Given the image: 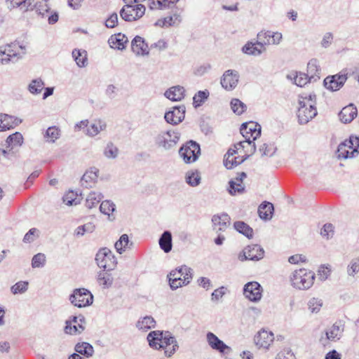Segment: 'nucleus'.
Wrapping results in <instances>:
<instances>
[{"instance_id": "1", "label": "nucleus", "mask_w": 359, "mask_h": 359, "mask_svg": "<svg viewBox=\"0 0 359 359\" xmlns=\"http://www.w3.org/2000/svg\"><path fill=\"white\" fill-rule=\"evenodd\" d=\"M149 346L155 349H163L166 356L170 357L178 348L177 342L170 333L152 331L147 336Z\"/></svg>"}, {"instance_id": "2", "label": "nucleus", "mask_w": 359, "mask_h": 359, "mask_svg": "<svg viewBox=\"0 0 359 359\" xmlns=\"http://www.w3.org/2000/svg\"><path fill=\"white\" fill-rule=\"evenodd\" d=\"M316 96L315 94H305L299 95V108L297 112V116L299 124H306L313 119L318 114L316 107Z\"/></svg>"}, {"instance_id": "3", "label": "nucleus", "mask_w": 359, "mask_h": 359, "mask_svg": "<svg viewBox=\"0 0 359 359\" xmlns=\"http://www.w3.org/2000/svg\"><path fill=\"white\" fill-rule=\"evenodd\" d=\"M27 53V46L19 42L0 46V64L7 65L16 62Z\"/></svg>"}, {"instance_id": "4", "label": "nucleus", "mask_w": 359, "mask_h": 359, "mask_svg": "<svg viewBox=\"0 0 359 359\" xmlns=\"http://www.w3.org/2000/svg\"><path fill=\"white\" fill-rule=\"evenodd\" d=\"M193 269L186 265L171 271L168 275L170 288L175 290L183 286L188 285L193 279Z\"/></svg>"}, {"instance_id": "5", "label": "nucleus", "mask_w": 359, "mask_h": 359, "mask_svg": "<svg viewBox=\"0 0 359 359\" xmlns=\"http://www.w3.org/2000/svg\"><path fill=\"white\" fill-rule=\"evenodd\" d=\"M315 273L306 269H295L293 273V287L299 290H308L314 283Z\"/></svg>"}, {"instance_id": "6", "label": "nucleus", "mask_w": 359, "mask_h": 359, "mask_svg": "<svg viewBox=\"0 0 359 359\" xmlns=\"http://www.w3.org/2000/svg\"><path fill=\"white\" fill-rule=\"evenodd\" d=\"M69 300L72 304L78 308L90 306L93 302L92 293L86 288L74 289L69 295Z\"/></svg>"}, {"instance_id": "7", "label": "nucleus", "mask_w": 359, "mask_h": 359, "mask_svg": "<svg viewBox=\"0 0 359 359\" xmlns=\"http://www.w3.org/2000/svg\"><path fill=\"white\" fill-rule=\"evenodd\" d=\"M180 133L175 130L161 131L155 137V143L164 149L175 147L180 140Z\"/></svg>"}, {"instance_id": "8", "label": "nucleus", "mask_w": 359, "mask_h": 359, "mask_svg": "<svg viewBox=\"0 0 359 359\" xmlns=\"http://www.w3.org/2000/svg\"><path fill=\"white\" fill-rule=\"evenodd\" d=\"M95 261L97 266L107 271L113 270L117 262L111 251L107 248H101L96 254Z\"/></svg>"}, {"instance_id": "9", "label": "nucleus", "mask_w": 359, "mask_h": 359, "mask_svg": "<svg viewBox=\"0 0 359 359\" xmlns=\"http://www.w3.org/2000/svg\"><path fill=\"white\" fill-rule=\"evenodd\" d=\"M179 154L185 163H192L201 154L200 146L196 142L189 141L180 148Z\"/></svg>"}, {"instance_id": "10", "label": "nucleus", "mask_w": 359, "mask_h": 359, "mask_svg": "<svg viewBox=\"0 0 359 359\" xmlns=\"http://www.w3.org/2000/svg\"><path fill=\"white\" fill-rule=\"evenodd\" d=\"M145 6L142 4L132 6L126 4L120 11V15L125 21H135L141 18L145 13Z\"/></svg>"}, {"instance_id": "11", "label": "nucleus", "mask_w": 359, "mask_h": 359, "mask_svg": "<svg viewBox=\"0 0 359 359\" xmlns=\"http://www.w3.org/2000/svg\"><path fill=\"white\" fill-rule=\"evenodd\" d=\"M275 339L273 332L262 328L257 332L254 337L255 345L259 349L269 350Z\"/></svg>"}, {"instance_id": "12", "label": "nucleus", "mask_w": 359, "mask_h": 359, "mask_svg": "<svg viewBox=\"0 0 359 359\" xmlns=\"http://www.w3.org/2000/svg\"><path fill=\"white\" fill-rule=\"evenodd\" d=\"M264 251L259 245H248L238 254V258L240 261L245 260L257 261L263 258Z\"/></svg>"}, {"instance_id": "13", "label": "nucleus", "mask_w": 359, "mask_h": 359, "mask_svg": "<svg viewBox=\"0 0 359 359\" xmlns=\"http://www.w3.org/2000/svg\"><path fill=\"white\" fill-rule=\"evenodd\" d=\"M83 316H72L65 322V332L71 335L81 334L85 329Z\"/></svg>"}, {"instance_id": "14", "label": "nucleus", "mask_w": 359, "mask_h": 359, "mask_svg": "<svg viewBox=\"0 0 359 359\" xmlns=\"http://www.w3.org/2000/svg\"><path fill=\"white\" fill-rule=\"evenodd\" d=\"M243 294L250 302H258L262 297V287L256 281L249 282L244 285Z\"/></svg>"}, {"instance_id": "15", "label": "nucleus", "mask_w": 359, "mask_h": 359, "mask_svg": "<svg viewBox=\"0 0 359 359\" xmlns=\"http://www.w3.org/2000/svg\"><path fill=\"white\" fill-rule=\"evenodd\" d=\"M239 78L240 75L236 70L228 69L224 72L220 83L225 90H232L238 86Z\"/></svg>"}, {"instance_id": "16", "label": "nucleus", "mask_w": 359, "mask_h": 359, "mask_svg": "<svg viewBox=\"0 0 359 359\" xmlns=\"http://www.w3.org/2000/svg\"><path fill=\"white\" fill-rule=\"evenodd\" d=\"M241 133L245 140H255L261 135V126L252 121L243 123Z\"/></svg>"}, {"instance_id": "17", "label": "nucleus", "mask_w": 359, "mask_h": 359, "mask_svg": "<svg viewBox=\"0 0 359 359\" xmlns=\"http://www.w3.org/2000/svg\"><path fill=\"white\" fill-rule=\"evenodd\" d=\"M254 141L255 140L245 139L235 144L233 148L238 151V154H240L243 158L246 160L256 151V145Z\"/></svg>"}, {"instance_id": "18", "label": "nucleus", "mask_w": 359, "mask_h": 359, "mask_svg": "<svg viewBox=\"0 0 359 359\" xmlns=\"http://www.w3.org/2000/svg\"><path fill=\"white\" fill-rule=\"evenodd\" d=\"M185 116V107L181 105L175 107L172 110L165 114L164 118L168 123L177 125L181 123Z\"/></svg>"}, {"instance_id": "19", "label": "nucleus", "mask_w": 359, "mask_h": 359, "mask_svg": "<svg viewBox=\"0 0 359 359\" xmlns=\"http://www.w3.org/2000/svg\"><path fill=\"white\" fill-rule=\"evenodd\" d=\"M346 80L347 76L346 74H335L327 76L323 83L327 89L331 91H337L344 86Z\"/></svg>"}, {"instance_id": "20", "label": "nucleus", "mask_w": 359, "mask_h": 359, "mask_svg": "<svg viewBox=\"0 0 359 359\" xmlns=\"http://www.w3.org/2000/svg\"><path fill=\"white\" fill-rule=\"evenodd\" d=\"M206 340L210 347L220 353H227L231 351V348L220 340L214 333L208 332L206 334Z\"/></svg>"}, {"instance_id": "21", "label": "nucleus", "mask_w": 359, "mask_h": 359, "mask_svg": "<svg viewBox=\"0 0 359 359\" xmlns=\"http://www.w3.org/2000/svg\"><path fill=\"white\" fill-rule=\"evenodd\" d=\"M282 34L278 32L262 31L257 34L260 43L266 45H277L282 39Z\"/></svg>"}, {"instance_id": "22", "label": "nucleus", "mask_w": 359, "mask_h": 359, "mask_svg": "<svg viewBox=\"0 0 359 359\" xmlns=\"http://www.w3.org/2000/svg\"><path fill=\"white\" fill-rule=\"evenodd\" d=\"M107 127V122L104 119L95 118L89 122L88 127H87V130L84 133L87 136L94 137L106 130Z\"/></svg>"}, {"instance_id": "23", "label": "nucleus", "mask_w": 359, "mask_h": 359, "mask_svg": "<svg viewBox=\"0 0 359 359\" xmlns=\"http://www.w3.org/2000/svg\"><path fill=\"white\" fill-rule=\"evenodd\" d=\"M246 177L245 172H241L234 179H232L229 182V193L232 195L243 194L245 191V186L243 184V180Z\"/></svg>"}, {"instance_id": "24", "label": "nucleus", "mask_w": 359, "mask_h": 359, "mask_svg": "<svg viewBox=\"0 0 359 359\" xmlns=\"http://www.w3.org/2000/svg\"><path fill=\"white\" fill-rule=\"evenodd\" d=\"M131 47L133 52L137 56H147L149 54L150 48L144 39L136 36L132 41Z\"/></svg>"}, {"instance_id": "25", "label": "nucleus", "mask_w": 359, "mask_h": 359, "mask_svg": "<svg viewBox=\"0 0 359 359\" xmlns=\"http://www.w3.org/2000/svg\"><path fill=\"white\" fill-rule=\"evenodd\" d=\"M236 154H238V151L234 148H230L224 156V165L227 169H232L245 161L240 155L235 156Z\"/></svg>"}, {"instance_id": "26", "label": "nucleus", "mask_w": 359, "mask_h": 359, "mask_svg": "<svg viewBox=\"0 0 359 359\" xmlns=\"http://www.w3.org/2000/svg\"><path fill=\"white\" fill-rule=\"evenodd\" d=\"M358 109L353 104L344 107L339 113L340 121L344 123H349L357 116Z\"/></svg>"}, {"instance_id": "27", "label": "nucleus", "mask_w": 359, "mask_h": 359, "mask_svg": "<svg viewBox=\"0 0 359 359\" xmlns=\"http://www.w3.org/2000/svg\"><path fill=\"white\" fill-rule=\"evenodd\" d=\"M213 229L217 232L224 231L230 224V217L227 214L215 215L212 218Z\"/></svg>"}, {"instance_id": "28", "label": "nucleus", "mask_w": 359, "mask_h": 359, "mask_svg": "<svg viewBox=\"0 0 359 359\" xmlns=\"http://www.w3.org/2000/svg\"><path fill=\"white\" fill-rule=\"evenodd\" d=\"M165 96L171 101H181L185 96V90L181 86H175L168 88L164 93Z\"/></svg>"}, {"instance_id": "29", "label": "nucleus", "mask_w": 359, "mask_h": 359, "mask_svg": "<svg viewBox=\"0 0 359 359\" xmlns=\"http://www.w3.org/2000/svg\"><path fill=\"white\" fill-rule=\"evenodd\" d=\"M266 50L263 43L258 40L257 43L248 42L243 48L242 51L248 55H259Z\"/></svg>"}, {"instance_id": "30", "label": "nucleus", "mask_w": 359, "mask_h": 359, "mask_svg": "<svg viewBox=\"0 0 359 359\" xmlns=\"http://www.w3.org/2000/svg\"><path fill=\"white\" fill-rule=\"evenodd\" d=\"M182 22V17L178 13H173L172 15L165 17L164 18L158 19L156 22L155 25L161 27H170L177 26Z\"/></svg>"}, {"instance_id": "31", "label": "nucleus", "mask_w": 359, "mask_h": 359, "mask_svg": "<svg viewBox=\"0 0 359 359\" xmlns=\"http://www.w3.org/2000/svg\"><path fill=\"white\" fill-rule=\"evenodd\" d=\"M99 170L96 168H91L83 175L81 182L86 187H92L97 182Z\"/></svg>"}, {"instance_id": "32", "label": "nucleus", "mask_w": 359, "mask_h": 359, "mask_svg": "<svg viewBox=\"0 0 359 359\" xmlns=\"http://www.w3.org/2000/svg\"><path fill=\"white\" fill-rule=\"evenodd\" d=\"M109 271L103 269L97 274V282L104 289L109 288L114 282V278Z\"/></svg>"}, {"instance_id": "33", "label": "nucleus", "mask_w": 359, "mask_h": 359, "mask_svg": "<svg viewBox=\"0 0 359 359\" xmlns=\"http://www.w3.org/2000/svg\"><path fill=\"white\" fill-rule=\"evenodd\" d=\"M128 42V38L125 34L118 33L110 36L108 43L111 48L114 49L123 50Z\"/></svg>"}, {"instance_id": "34", "label": "nucleus", "mask_w": 359, "mask_h": 359, "mask_svg": "<svg viewBox=\"0 0 359 359\" xmlns=\"http://www.w3.org/2000/svg\"><path fill=\"white\" fill-rule=\"evenodd\" d=\"M20 122L21 121H18L17 118H14L13 116L6 114H0V132L13 128Z\"/></svg>"}, {"instance_id": "35", "label": "nucleus", "mask_w": 359, "mask_h": 359, "mask_svg": "<svg viewBox=\"0 0 359 359\" xmlns=\"http://www.w3.org/2000/svg\"><path fill=\"white\" fill-rule=\"evenodd\" d=\"M344 328L341 325L334 323L332 326L325 332L326 337L325 339H320V341L323 343V340L337 341L339 340L342 334Z\"/></svg>"}, {"instance_id": "36", "label": "nucleus", "mask_w": 359, "mask_h": 359, "mask_svg": "<svg viewBox=\"0 0 359 359\" xmlns=\"http://www.w3.org/2000/svg\"><path fill=\"white\" fill-rule=\"evenodd\" d=\"M156 320L152 316H146L140 318L136 323V327L142 332H147L149 330L155 327Z\"/></svg>"}, {"instance_id": "37", "label": "nucleus", "mask_w": 359, "mask_h": 359, "mask_svg": "<svg viewBox=\"0 0 359 359\" xmlns=\"http://www.w3.org/2000/svg\"><path fill=\"white\" fill-rule=\"evenodd\" d=\"M320 68L318 61L315 58L311 59L307 65V74L310 79L315 81L320 79Z\"/></svg>"}, {"instance_id": "38", "label": "nucleus", "mask_w": 359, "mask_h": 359, "mask_svg": "<svg viewBox=\"0 0 359 359\" xmlns=\"http://www.w3.org/2000/svg\"><path fill=\"white\" fill-rule=\"evenodd\" d=\"M276 149L273 143L264 142L259 145L258 152L261 156L271 157L276 153Z\"/></svg>"}, {"instance_id": "39", "label": "nucleus", "mask_w": 359, "mask_h": 359, "mask_svg": "<svg viewBox=\"0 0 359 359\" xmlns=\"http://www.w3.org/2000/svg\"><path fill=\"white\" fill-rule=\"evenodd\" d=\"M23 143V137L20 133L16 132L9 135L6 140V147L12 150L15 147H20Z\"/></svg>"}, {"instance_id": "40", "label": "nucleus", "mask_w": 359, "mask_h": 359, "mask_svg": "<svg viewBox=\"0 0 359 359\" xmlns=\"http://www.w3.org/2000/svg\"><path fill=\"white\" fill-rule=\"evenodd\" d=\"M72 57L79 67H85L87 65V52L85 50L74 49Z\"/></svg>"}, {"instance_id": "41", "label": "nucleus", "mask_w": 359, "mask_h": 359, "mask_svg": "<svg viewBox=\"0 0 359 359\" xmlns=\"http://www.w3.org/2000/svg\"><path fill=\"white\" fill-rule=\"evenodd\" d=\"M201 181V173L195 170H189L185 174V182L191 187H196L198 186Z\"/></svg>"}, {"instance_id": "42", "label": "nucleus", "mask_w": 359, "mask_h": 359, "mask_svg": "<svg viewBox=\"0 0 359 359\" xmlns=\"http://www.w3.org/2000/svg\"><path fill=\"white\" fill-rule=\"evenodd\" d=\"M160 248L166 253L172 250V235L168 231H165L161 235L159 239Z\"/></svg>"}, {"instance_id": "43", "label": "nucleus", "mask_w": 359, "mask_h": 359, "mask_svg": "<svg viewBox=\"0 0 359 359\" xmlns=\"http://www.w3.org/2000/svg\"><path fill=\"white\" fill-rule=\"evenodd\" d=\"M100 212L108 216L109 220L112 221L115 219L114 212L115 211V205L110 201H104L100 205Z\"/></svg>"}, {"instance_id": "44", "label": "nucleus", "mask_w": 359, "mask_h": 359, "mask_svg": "<svg viewBox=\"0 0 359 359\" xmlns=\"http://www.w3.org/2000/svg\"><path fill=\"white\" fill-rule=\"evenodd\" d=\"M103 196L100 192L91 191L86 197V206L89 209L95 208L99 204Z\"/></svg>"}, {"instance_id": "45", "label": "nucleus", "mask_w": 359, "mask_h": 359, "mask_svg": "<svg viewBox=\"0 0 359 359\" xmlns=\"http://www.w3.org/2000/svg\"><path fill=\"white\" fill-rule=\"evenodd\" d=\"M350 147L347 144L346 140L341 142L337 148V156L339 159H347L356 157L352 156L351 151H349Z\"/></svg>"}, {"instance_id": "46", "label": "nucleus", "mask_w": 359, "mask_h": 359, "mask_svg": "<svg viewBox=\"0 0 359 359\" xmlns=\"http://www.w3.org/2000/svg\"><path fill=\"white\" fill-rule=\"evenodd\" d=\"M273 210V204L271 203H262L258 209V212L260 218L268 220L272 217Z\"/></svg>"}, {"instance_id": "47", "label": "nucleus", "mask_w": 359, "mask_h": 359, "mask_svg": "<svg viewBox=\"0 0 359 359\" xmlns=\"http://www.w3.org/2000/svg\"><path fill=\"white\" fill-rule=\"evenodd\" d=\"M45 83L41 79H33L27 86L29 92L32 95H39L44 88Z\"/></svg>"}, {"instance_id": "48", "label": "nucleus", "mask_w": 359, "mask_h": 359, "mask_svg": "<svg viewBox=\"0 0 359 359\" xmlns=\"http://www.w3.org/2000/svg\"><path fill=\"white\" fill-rule=\"evenodd\" d=\"M60 130L56 126H50L48 128L44 135L46 142L48 143H54L60 137Z\"/></svg>"}, {"instance_id": "49", "label": "nucleus", "mask_w": 359, "mask_h": 359, "mask_svg": "<svg viewBox=\"0 0 359 359\" xmlns=\"http://www.w3.org/2000/svg\"><path fill=\"white\" fill-rule=\"evenodd\" d=\"M76 353L89 357L93 355L94 350L93 347L87 342L78 343L75 346Z\"/></svg>"}, {"instance_id": "50", "label": "nucleus", "mask_w": 359, "mask_h": 359, "mask_svg": "<svg viewBox=\"0 0 359 359\" xmlns=\"http://www.w3.org/2000/svg\"><path fill=\"white\" fill-rule=\"evenodd\" d=\"M118 147L112 142H108L103 150V154L107 158L114 159L118 155Z\"/></svg>"}, {"instance_id": "51", "label": "nucleus", "mask_w": 359, "mask_h": 359, "mask_svg": "<svg viewBox=\"0 0 359 359\" xmlns=\"http://www.w3.org/2000/svg\"><path fill=\"white\" fill-rule=\"evenodd\" d=\"M128 245L129 238L127 234H123L114 244L115 248L119 254L125 252L128 248Z\"/></svg>"}, {"instance_id": "52", "label": "nucleus", "mask_w": 359, "mask_h": 359, "mask_svg": "<svg viewBox=\"0 0 359 359\" xmlns=\"http://www.w3.org/2000/svg\"><path fill=\"white\" fill-rule=\"evenodd\" d=\"M230 105L232 111L238 115L242 114L247 109L246 104L237 98L232 99Z\"/></svg>"}, {"instance_id": "53", "label": "nucleus", "mask_w": 359, "mask_h": 359, "mask_svg": "<svg viewBox=\"0 0 359 359\" xmlns=\"http://www.w3.org/2000/svg\"><path fill=\"white\" fill-rule=\"evenodd\" d=\"M210 93L208 90H200L193 97V104L196 108L200 107L209 97Z\"/></svg>"}, {"instance_id": "54", "label": "nucleus", "mask_w": 359, "mask_h": 359, "mask_svg": "<svg viewBox=\"0 0 359 359\" xmlns=\"http://www.w3.org/2000/svg\"><path fill=\"white\" fill-rule=\"evenodd\" d=\"M234 228L239 233L245 235L248 238L252 236V229L243 222H236L234 223Z\"/></svg>"}, {"instance_id": "55", "label": "nucleus", "mask_w": 359, "mask_h": 359, "mask_svg": "<svg viewBox=\"0 0 359 359\" xmlns=\"http://www.w3.org/2000/svg\"><path fill=\"white\" fill-rule=\"evenodd\" d=\"M346 140L350 147V149H351L352 156H357L359 154V137L351 135L349 138Z\"/></svg>"}, {"instance_id": "56", "label": "nucleus", "mask_w": 359, "mask_h": 359, "mask_svg": "<svg viewBox=\"0 0 359 359\" xmlns=\"http://www.w3.org/2000/svg\"><path fill=\"white\" fill-rule=\"evenodd\" d=\"M311 80L307 74L299 72L293 77V83H295L299 87H303L311 81Z\"/></svg>"}, {"instance_id": "57", "label": "nucleus", "mask_w": 359, "mask_h": 359, "mask_svg": "<svg viewBox=\"0 0 359 359\" xmlns=\"http://www.w3.org/2000/svg\"><path fill=\"white\" fill-rule=\"evenodd\" d=\"M166 0H148V6L151 10L168 9Z\"/></svg>"}, {"instance_id": "58", "label": "nucleus", "mask_w": 359, "mask_h": 359, "mask_svg": "<svg viewBox=\"0 0 359 359\" xmlns=\"http://www.w3.org/2000/svg\"><path fill=\"white\" fill-rule=\"evenodd\" d=\"M46 264V256L43 253L35 255L32 259V266L33 268L43 267Z\"/></svg>"}, {"instance_id": "59", "label": "nucleus", "mask_w": 359, "mask_h": 359, "mask_svg": "<svg viewBox=\"0 0 359 359\" xmlns=\"http://www.w3.org/2000/svg\"><path fill=\"white\" fill-rule=\"evenodd\" d=\"M35 8L39 14L44 16L50 10L48 0H40L37 1L35 4Z\"/></svg>"}, {"instance_id": "60", "label": "nucleus", "mask_w": 359, "mask_h": 359, "mask_svg": "<svg viewBox=\"0 0 359 359\" xmlns=\"http://www.w3.org/2000/svg\"><path fill=\"white\" fill-rule=\"evenodd\" d=\"M28 288V282L20 281L11 287V292L14 294L25 292Z\"/></svg>"}, {"instance_id": "61", "label": "nucleus", "mask_w": 359, "mask_h": 359, "mask_svg": "<svg viewBox=\"0 0 359 359\" xmlns=\"http://www.w3.org/2000/svg\"><path fill=\"white\" fill-rule=\"evenodd\" d=\"M323 306L321 299L317 298H312L308 302L309 309L311 313H318Z\"/></svg>"}, {"instance_id": "62", "label": "nucleus", "mask_w": 359, "mask_h": 359, "mask_svg": "<svg viewBox=\"0 0 359 359\" xmlns=\"http://www.w3.org/2000/svg\"><path fill=\"white\" fill-rule=\"evenodd\" d=\"M95 226L92 223H87L78 226L75 230V233L79 236H83L86 233H91L94 231Z\"/></svg>"}, {"instance_id": "63", "label": "nucleus", "mask_w": 359, "mask_h": 359, "mask_svg": "<svg viewBox=\"0 0 359 359\" xmlns=\"http://www.w3.org/2000/svg\"><path fill=\"white\" fill-rule=\"evenodd\" d=\"M39 236V231L36 228H32L25 235L23 242L30 243L34 241Z\"/></svg>"}, {"instance_id": "64", "label": "nucleus", "mask_w": 359, "mask_h": 359, "mask_svg": "<svg viewBox=\"0 0 359 359\" xmlns=\"http://www.w3.org/2000/svg\"><path fill=\"white\" fill-rule=\"evenodd\" d=\"M359 271V257L353 259L347 267V273L350 276H354Z\"/></svg>"}]
</instances>
